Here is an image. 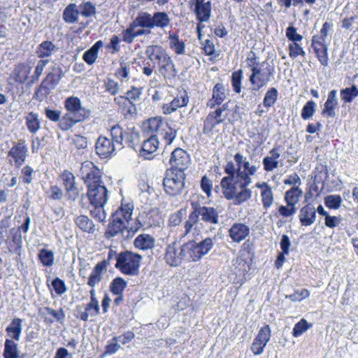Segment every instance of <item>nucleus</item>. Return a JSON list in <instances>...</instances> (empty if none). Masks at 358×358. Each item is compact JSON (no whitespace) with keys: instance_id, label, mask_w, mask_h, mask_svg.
Wrapping results in <instances>:
<instances>
[{"instance_id":"nucleus-1","label":"nucleus","mask_w":358,"mask_h":358,"mask_svg":"<svg viewBox=\"0 0 358 358\" xmlns=\"http://www.w3.org/2000/svg\"><path fill=\"white\" fill-rule=\"evenodd\" d=\"M133 210L134 206L131 203H122L113 213L108 224L105 232L106 238L116 237L118 240H126L134 236L142 224L137 220H131Z\"/></svg>"},{"instance_id":"nucleus-2","label":"nucleus","mask_w":358,"mask_h":358,"mask_svg":"<svg viewBox=\"0 0 358 358\" xmlns=\"http://www.w3.org/2000/svg\"><path fill=\"white\" fill-rule=\"evenodd\" d=\"M64 107L66 113L58 123L59 128L64 131L70 130L90 115V111L82 106L80 99L76 96L66 98L64 101Z\"/></svg>"},{"instance_id":"nucleus-3","label":"nucleus","mask_w":358,"mask_h":358,"mask_svg":"<svg viewBox=\"0 0 358 358\" xmlns=\"http://www.w3.org/2000/svg\"><path fill=\"white\" fill-rule=\"evenodd\" d=\"M123 129L116 124L110 129L108 136H101L96 143V152L101 158H107L123 148Z\"/></svg>"},{"instance_id":"nucleus-4","label":"nucleus","mask_w":358,"mask_h":358,"mask_svg":"<svg viewBox=\"0 0 358 358\" xmlns=\"http://www.w3.org/2000/svg\"><path fill=\"white\" fill-rule=\"evenodd\" d=\"M224 172L228 175L222 178L220 185L222 194L227 200H233L234 204L240 206L239 202V184H238V169L235 167L233 162H227L224 166Z\"/></svg>"},{"instance_id":"nucleus-5","label":"nucleus","mask_w":358,"mask_h":358,"mask_svg":"<svg viewBox=\"0 0 358 358\" xmlns=\"http://www.w3.org/2000/svg\"><path fill=\"white\" fill-rule=\"evenodd\" d=\"M260 167L259 162L257 164H250L248 160L244 164L242 169H238V184H239V202L242 204L252 198V192L248 187L252 182L251 176H254Z\"/></svg>"},{"instance_id":"nucleus-6","label":"nucleus","mask_w":358,"mask_h":358,"mask_svg":"<svg viewBox=\"0 0 358 358\" xmlns=\"http://www.w3.org/2000/svg\"><path fill=\"white\" fill-rule=\"evenodd\" d=\"M215 239L210 237L201 241H189L182 245L184 259L187 262H197L207 255L213 248Z\"/></svg>"},{"instance_id":"nucleus-7","label":"nucleus","mask_w":358,"mask_h":358,"mask_svg":"<svg viewBox=\"0 0 358 358\" xmlns=\"http://www.w3.org/2000/svg\"><path fill=\"white\" fill-rule=\"evenodd\" d=\"M143 127L148 131L156 133L157 137H160L167 145L171 144L177 136V130L159 117L148 120Z\"/></svg>"},{"instance_id":"nucleus-8","label":"nucleus","mask_w":358,"mask_h":358,"mask_svg":"<svg viewBox=\"0 0 358 358\" xmlns=\"http://www.w3.org/2000/svg\"><path fill=\"white\" fill-rule=\"evenodd\" d=\"M141 256L132 252L126 251L115 257V267L122 273L135 275L138 273Z\"/></svg>"},{"instance_id":"nucleus-9","label":"nucleus","mask_w":358,"mask_h":358,"mask_svg":"<svg viewBox=\"0 0 358 358\" xmlns=\"http://www.w3.org/2000/svg\"><path fill=\"white\" fill-rule=\"evenodd\" d=\"M185 173L167 170L163 180L166 192L171 196L180 194L185 187Z\"/></svg>"},{"instance_id":"nucleus-10","label":"nucleus","mask_w":358,"mask_h":358,"mask_svg":"<svg viewBox=\"0 0 358 358\" xmlns=\"http://www.w3.org/2000/svg\"><path fill=\"white\" fill-rule=\"evenodd\" d=\"M138 17L142 24V27L153 29L155 27L164 29L169 26L171 19L165 12H155L153 15L141 11Z\"/></svg>"},{"instance_id":"nucleus-11","label":"nucleus","mask_w":358,"mask_h":358,"mask_svg":"<svg viewBox=\"0 0 358 358\" xmlns=\"http://www.w3.org/2000/svg\"><path fill=\"white\" fill-rule=\"evenodd\" d=\"M194 210L189 214V222L198 223L199 217L204 222L217 224L219 215L217 210L213 207L201 206L199 203H192Z\"/></svg>"},{"instance_id":"nucleus-12","label":"nucleus","mask_w":358,"mask_h":358,"mask_svg":"<svg viewBox=\"0 0 358 358\" xmlns=\"http://www.w3.org/2000/svg\"><path fill=\"white\" fill-rule=\"evenodd\" d=\"M264 63L260 66L253 68L249 80L253 85L252 90L258 91L261 87L265 86L273 75L274 69L271 67L263 69Z\"/></svg>"},{"instance_id":"nucleus-13","label":"nucleus","mask_w":358,"mask_h":358,"mask_svg":"<svg viewBox=\"0 0 358 358\" xmlns=\"http://www.w3.org/2000/svg\"><path fill=\"white\" fill-rule=\"evenodd\" d=\"M191 159L189 154L183 149L178 148H176L172 152L169 160L171 166V169L169 171H184L189 167Z\"/></svg>"},{"instance_id":"nucleus-14","label":"nucleus","mask_w":358,"mask_h":358,"mask_svg":"<svg viewBox=\"0 0 358 358\" xmlns=\"http://www.w3.org/2000/svg\"><path fill=\"white\" fill-rule=\"evenodd\" d=\"M80 178L88 186L101 181V172L93 162L86 161L81 164L80 170Z\"/></svg>"},{"instance_id":"nucleus-15","label":"nucleus","mask_w":358,"mask_h":358,"mask_svg":"<svg viewBox=\"0 0 358 358\" xmlns=\"http://www.w3.org/2000/svg\"><path fill=\"white\" fill-rule=\"evenodd\" d=\"M87 196L90 205L106 204L108 200V190L102 182L89 185Z\"/></svg>"},{"instance_id":"nucleus-16","label":"nucleus","mask_w":358,"mask_h":358,"mask_svg":"<svg viewBox=\"0 0 358 358\" xmlns=\"http://www.w3.org/2000/svg\"><path fill=\"white\" fill-rule=\"evenodd\" d=\"M27 152L28 148L24 142L15 143L8 154L9 163L20 168L25 162Z\"/></svg>"},{"instance_id":"nucleus-17","label":"nucleus","mask_w":358,"mask_h":358,"mask_svg":"<svg viewBox=\"0 0 358 358\" xmlns=\"http://www.w3.org/2000/svg\"><path fill=\"white\" fill-rule=\"evenodd\" d=\"M190 7L199 22H206L209 20L212 11L210 1L190 0Z\"/></svg>"},{"instance_id":"nucleus-18","label":"nucleus","mask_w":358,"mask_h":358,"mask_svg":"<svg viewBox=\"0 0 358 358\" xmlns=\"http://www.w3.org/2000/svg\"><path fill=\"white\" fill-rule=\"evenodd\" d=\"M166 262L171 266H178L185 261L182 245L172 243L167 245L164 255Z\"/></svg>"},{"instance_id":"nucleus-19","label":"nucleus","mask_w":358,"mask_h":358,"mask_svg":"<svg viewBox=\"0 0 358 358\" xmlns=\"http://www.w3.org/2000/svg\"><path fill=\"white\" fill-rule=\"evenodd\" d=\"M227 103L224 104L222 107L217 108L215 110L210 113L204 120L203 132L210 133L215 127L216 125L223 122L227 115L223 114L227 108Z\"/></svg>"},{"instance_id":"nucleus-20","label":"nucleus","mask_w":358,"mask_h":358,"mask_svg":"<svg viewBox=\"0 0 358 358\" xmlns=\"http://www.w3.org/2000/svg\"><path fill=\"white\" fill-rule=\"evenodd\" d=\"M60 178L63 181L68 199L76 200L80 191L76 186L74 175L69 171H64L60 175Z\"/></svg>"},{"instance_id":"nucleus-21","label":"nucleus","mask_w":358,"mask_h":358,"mask_svg":"<svg viewBox=\"0 0 358 358\" xmlns=\"http://www.w3.org/2000/svg\"><path fill=\"white\" fill-rule=\"evenodd\" d=\"M255 187L261 190L260 197L264 209L268 210L274 203V194L273 189L266 182H257Z\"/></svg>"},{"instance_id":"nucleus-22","label":"nucleus","mask_w":358,"mask_h":358,"mask_svg":"<svg viewBox=\"0 0 358 358\" xmlns=\"http://www.w3.org/2000/svg\"><path fill=\"white\" fill-rule=\"evenodd\" d=\"M250 227L241 222H236L229 229V237L233 242L240 243L250 234Z\"/></svg>"},{"instance_id":"nucleus-23","label":"nucleus","mask_w":358,"mask_h":358,"mask_svg":"<svg viewBox=\"0 0 358 358\" xmlns=\"http://www.w3.org/2000/svg\"><path fill=\"white\" fill-rule=\"evenodd\" d=\"M189 102V97L186 92H183L180 96L175 97L171 102L163 103L162 110L164 114L171 115L178 108L186 106Z\"/></svg>"},{"instance_id":"nucleus-24","label":"nucleus","mask_w":358,"mask_h":358,"mask_svg":"<svg viewBox=\"0 0 358 358\" xmlns=\"http://www.w3.org/2000/svg\"><path fill=\"white\" fill-rule=\"evenodd\" d=\"M159 148V140L156 135L151 136L145 140L140 150V155L145 159H151V155L155 152Z\"/></svg>"},{"instance_id":"nucleus-25","label":"nucleus","mask_w":358,"mask_h":358,"mask_svg":"<svg viewBox=\"0 0 358 358\" xmlns=\"http://www.w3.org/2000/svg\"><path fill=\"white\" fill-rule=\"evenodd\" d=\"M280 157V152L279 148H273L271 149L268 155L266 156L262 161L264 169L267 172L273 171L278 167V159Z\"/></svg>"},{"instance_id":"nucleus-26","label":"nucleus","mask_w":358,"mask_h":358,"mask_svg":"<svg viewBox=\"0 0 358 358\" xmlns=\"http://www.w3.org/2000/svg\"><path fill=\"white\" fill-rule=\"evenodd\" d=\"M58 50L59 48L52 41H45L37 46L36 54L41 59H46L52 57Z\"/></svg>"},{"instance_id":"nucleus-27","label":"nucleus","mask_w":358,"mask_h":358,"mask_svg":"<svg viewBox=\"0 0 358 358\" xmlns=\"http://www.w3.org/2000/svg\"><path fill=\"white\" fill-rule=\"evenodd\" d=\"M227 89L222 83H217L213 90V96L207 102V106L213 108L216 105H220L227 95Z\"/></svg>"},{"instance_id":"nucleus-28","label":"nucleus","mask_w":358,"mask_h":358,"mask_svg":"<svg viewBox=\"0 0 358 358\" xmlns=\"http://www.w3.org/2000/svg\"><path fill=\"white\" fill-rule=\"evenodd\" d=\"M159 71L165 78H175L177 71L171 57L168 55L159 64Z\"/></svg>"},{"instance_id":"nucleus-29","label":"nucleus","mask_w":358,"mask_h":358,"mask_svg":"<svg viewBox=\"0 0 358 358\" xmlns=\"http://www.w3.org/2000/svg\"><path fill=\"white\" fill-rule=\"evenodd\" d=\"M299 220L303 226H310L313 224L316 218V210L311 204L303 206L299 212Z\"/></svg>"},{"instance_id":"nucleus-30","label":"nucleus","mask_w":358,"mask_h":358,"mask_svg":"<svg viewBox=\"0 0 358 358\" xmlns=\"http://www.w3.org/2000/svg\"><path fill=\"white\" fill-rule=\"evenodd\" d=\"M337 92L336 90L330 91L328 94L327 100L324 103L322 114L328 117H335V108L338 106V99L336 96Z\"/></svg>"},{"instance_id":"nucleus-31","label":"nucleus","mask_w":358,"mask_h":358,"mask_svg":"<svg viewBox=\"0 0 358 358\" xmlns=\"http://www.w3.org/2000/svg\"><path fill=\"white\" fill-rule=\"evenodd\" d=\"M107 264L106 261H101L94 266L89 277V286L94 287L101 282L103 271L106 269Z\"/></svg>"},{"instance_id":"nucleus-32","label":"nucleus","mask_w":358,"mask_h":358,"mask_svg":"<svg viewBox=\"0 0 358 358\" xmlns=\"http://www.w3.org/2000/svg\"><path fill=\"white\" fill-rule=\"evenodd\" d=\"M145 54L150 61H157L158 64L169 55L162 47L154 45L146 48Z\"/></svg>"},{"instance_id":"nucleus-33","label":"nucleus","mask_w":358,"mask_h":358,"mask_svg":"<svg viewBox=\"0 0 358 358\" xmlns=\"http://www.w3.org/2000/svg\"><path fill=\"white\" fill-rule=\"evenodd\" d=\"M303 194V192L299 187H292L285 192L284 199L289 206H296L302 198Z\"/></svg>"},{"instance_id":"nucleus-34","label":"nucleus","mask_w":358,"mask_h":358,"mask_svg":"<svg viewBox=\"0 0 358 358\" xmlns=\"http://www.w3.org/2000/svg\"><path fill=\"white\" fill-rule=\"evenodd\" d=\"M155 241L149 234H143L138 235L134 240V246L142 250H150L155 246Z\"/></svg>"},{"instance_id":"nucleus-35","label":"nucleus","mask_w":358,"mask_h":358,"mask_svg":"<svg viewBox=\"0 0 358 358\" xmlns=\"http://www.w3.org/2000/svg\"><path fill=\"white\" fill-rule=\"evenodd\" d=\"M31 66L23 63L16 65L13 71L15 80L20 83H25L31 73Z\"/></svg>"},{"instance_id":"nucleus-36","label":"nucleus","mask_w":358,"mask_h":358,"mask_svg":"<svg viewBox=\"0 0 358 358\" xmlns=\"http://www.w3.org/2000/svg\"><path fill=\"white\" fill-rule=\"evenodd\" d=\"M22 320L20 318H14L6 327L8 336L17 341H20L22 332Z\"/></svg>"},{"instance_id":"nucleus-37","label":"nucleus","mask_w":358,"mask_h":358,"mask_svg":"<svg viewBox=\"0 0 358 358\" xmlns=\"http://www.w3.org/2000/svg\"><path fill=\"white\" fill-rule=\"evenodd\" d=\"M169 47L178 55L185 54V43L179 38V36L174 34L170 33L169 36Z\"/></svg>"},{"instance_id":"nucleus-38","label":"nucleus","mask_w":358,"mask_h":358,"mask_svg":"<svg viewBox=\"0 0 358 358\" xmlns=\"http://www.w3.org/2000/svg\"><path fill=\"white\" fill-rule=\"evenodd\" d=\"M25 120L26 126L30 133L36 134L40 130L41 124L38 114L30 112L25 117Z\"/></svg>"},{"instance_id":"nucleus-39","label":"nucleus","mask_w":358,"mask_h":358,"mask_svg":"<svg viewBox=\"0 0 358 358\" xmlns=\"http://www.w3.org/2000/svg\"><path fill=\"white\" fill-rule=\"evenodd\" d=\"M317 59L322 66H327L329 64L328 46L327 43H316L311 45Z\"/></svg>"},{"instance_id":"nucleus-40","label":"nucleus","mask_w":358,"mask_h":358,"mask_svg":"<svg viewBox=\"0 0 358 358\" xmlns=\"http://www.w3.org/2000/svg\"><path fill=\"white\" fill-rule=\"evenodd\" d=\"M138 27H142V24L137 15L127 29L122 32V40L127 43H133L136 38L134 36V29Z\"/></svg>"},{"instance_id":"nucleus-41","label":"nucleus","mask_w":358,"mask_h":358,"mask_svg":"<svg viewBox=\"0 0 358 358\" xmlns=\"http://www.w3.org/2000/svg\"><path fill=\"white\" fill-rule=\"evenodd\" d=\"M79 14L80 11L77 8L76 4L70 3L63 12V19L66 22L73 24L78 22Z\"/></svg>"},{"instance_id":"nucleus-42","label":"nucleus","mask_w":358,"mask_h":358,"mask_svg":"<svg viewBox=\"0 0 358 358\" xmlns=\"http://www.w3.org/2000/svg\"><path fill=\"white\" fill-rule=\"evenodd\" d=\"M76 225L83 231L89 234H93L95 231V225L92 220L87 216L79 215L75 220Z\"/></svg>"},{"instance_id":"nucleus-43","label":"nucleus","mask_w":358,"mask_h":358,"mask_svg":"<svg viewBox=\"0 0 358 358\" xmlns=\"http://www.w3.org/2000/svg\"><path fill=\"white\" fill-rule=\"evenodd\" d=\"M196 224L189 222V217L185 223V231L182 236H187L189 239H191L189 241L196 242L200 238V232L197 227L194 226Z\"/></svg>"},{"instance_id":"nucleus-44","label":"nucleus","mask_w":358,"mask_h":358,"mask_svg":"<svg viewBox=\"0 0 358 358\" xmlns=\"http://www.w3.org/2000/svg\"><path fill=\"white\" fill-rule=\"evenodd\" d=\"M105 204L90 205V211L92 217L99 222H106L107 214L104 210Z\"/></svg>"},{"instance_id":"nucleus-45","label":"nucleus","mask_w":358,"mask_h":358,"mask_svg":"<svg viewBox=\"0 0 358 358\" xmlns=\"http://www.w3.org/2000/svg\"><path fill=\"white\" fill-rule=\"evenodd\" d=\"M4 358H19L17 344L13 340L6 339L4 343Z\"/></svg>"},{"instance_id":"nucleus-46","label":"nucleus","mask_w":358,"mask_h":358,"mask_svg":"<svg viewBox=\"0 0 358 358\" xmlns=\"http://www.w3.org/2000/svg\"><path fill=\"white\" fill-rule=\"evenodd\" d=\"M341 99L345 103H351L358 96V88L355 85L346 87L340 91Z\"/></svg>"},{"instance_id":"nucleus-47","label":"nucleus","mask_w":358,"mask_h":358,"mask_svg":"<svg viewBox=\"0 0 358 358\" xmlns=\"http://www.w3.org/2000/svg\"><path fill=\"white\" fill-rule=\"evenodd\" d=\"M38 258L43 266L50 267L54 264L55 255L52 250L43 248L40 250Z\"/></svg>"},{"instance_id":"nucleus-48","label":"nucleus","mask_w":358,"mask_h":358,"mask_svg":"<svg viewBox=\"0 0 358 358\" xmlns=\"http://www.w3.org/2000/svg\"><path fill=\"white\" fill-rule=\"evenodd\" d=\"M127 282L121 277L114 278L110 284V291L113 294H122L127 287Z\"/></svg>"},{"instance_id":"nucleus-49","label":"nucleus","mask_w":358,"mask_h":358,"mask_svg":"<svg viewBox=\"0 0 358 358\" xmlns=\"http://www.w3.org/2000/svg\"><path fill=\"white\" fill-rule=\"evenodd\" d=\"M61 76L53 73H49L41 83V86L44 88L52 90L54 89L59 83Z\"/></svg>"},{"instance_id":"nucleus-50","label":"nucleus","mask_w":358,"mask_h":358,"mask_svg":"<svg viewBox=\"0 0 358 358\" xmlns=\"http://www.w3.org/2000/svg\"><path fill=\"white\" fill-rule=\"evenodd\" d=\"M278 92L275 87H271L267 90L264 98L263 104L266 108L273 106L277 101Z\"/></svg>"},{"instance_id":"nucleus-51","label":"nucleus","mask_w":358,"mask_h":358,"mask_svg":"<svg viewBox=\"0 0 358 358\" xmlns=\"http://www.w3.org/2000/svg\"><path fill=\"white\" fill-rule=\"evenodd\" d=\"M243 78V73L241 69L232 73L231 83L235 92L240 93L242 87V80Z\"/></svg>"},{"instance_id":"nucleus-52","label":"nucleus","mask_w":358,"mask_h":358,"mask_svg":"<svg viewBox=\"0 0 358 358\" xmlns=\"http://www.w3.org/2000/svg\"><path fill=\"white\" fill-rule=\"evenodd\" d=\"M311 327L312 324H309L306 320L303 318L294 325L292 335L295 338L299 337Z\"/></svg>"},{"instance_id":"nucleus-53","label":"nucleus","mask_w":358,"mask_h":358,"mask_svg":"<svg viewBox=\"0 0 358 358\" xmlns=\"http://www.w3.org/2000/svg\"><path fill=\"white\" fill-rule=\"evenodd\" d=\"M316 103L313 101H308L301 110V118L304 120L310 119L315 112Z\"/></svg>"},{"instance_id":"nucleus-54","label":"nucleus","mask_w":358,"mask_h":358,"mask_svg":"<svg viewBox=\"0 0 358 358\" xmlns=\"http://www.w3.org/2000/svg\"><path fill=\"white\" fill-rule=\"evenodd\" d=\"M123 143L124 142L128 146L132 147L138 143L140 135L138 132L129 130L125 132L123 131Z\"/></svg>"},{"instance_id":"nucleus-55","label":"nucleus","mask_w":358,"mask_h":358,"mask_svg":"<svg viewBox=\"0 0 358 358\" xmlns=\"http://www.w3.org/2000/svg\"><path fill=\"white\" fill-rule=\"evenodd\" d=\"M325 205L331 209H338L342 203V198L340 195L331 194L325 197Z\"/></svg>"},{"instance_id":"nucleus-56","label":"nucleus","mask_w":358,"mask_h":358,"mask_svg":"<svg viewBox=\"0 0 358 358\" xmlns=\"http://www.w3.org/2000/svg\"><path fill=\"white\" fill-rule=\"evenodd\" d=\"M50 59H40L36 66L34 74L31 76V82L37 81L42 75L46 65L49 63Z\"/></svg>"},{"instance_id":"nucleus-57","label":"nucleus","mask_w":358,"mask_h":358,"mask_svg":"<svg viewBox=\"0 0 358 358\" xmlns=\"http://www.w3.org/2000/svg\"><path fill=\"white\" fill-rule=\"evenodd\" d=\"M79 8L80 9V13L85 17H91L96 13L95 6L90 1L81 3Z\"/></svg>"},{"instance_id":"nucleus-58","label":"nucleus","mask_w":358,"mask_h":358,"mask_svg":"<svg viewBox=\"0 0 358 358\" xmlns=\"http://www.w3.org/2000/svg\"><path fill=\"white\" fill-rule=\"evenodd\" d=\"M289 55L291 58L295 59L298 56H306V52L298 43H291L289 45Z\"/></svg>"},{"instance_id":"nucleus-59","label":"nucleus","mask_w":358,"mask_h":358,"mask_svg":"<svg viewBox=\"0 0 358 358\" xmlns=\"http://www.w3.org/2000/svg\"><path fill=\"white\" fill-rule=\"evenodd\" d=\"M186 209L181 208L172 214L169 220V225L172 227L178 226L182 221L183 216L186 215Z\"/></svg>"},{"instance_id":"nucleus-60","label":"nucleus","mask_w":358,"mask_h":358,"mask_svg":"<svg viewBox=\"0 0 358 358\" xmlns=\"http://www.w3.org/2000/svg\"><path fill=\"white\" fill-rule=\"evenodd\" d=\"M271 329L268 325H265L260 329L257 336L255 338L266 345L271 338Z\"/></svg>"},{"instance_id":"nucleus-61","label":"nucleus","mask_w":358,"mask_h":358,"mask_svg":"<svg viewBox=\"0 0 358 358\" xmlns=\"http://www.w3.org/2000/svg\"><path fill=\"white\" fill-rule=\"evenodd\" d=\"M120 348L121 346L118 341L115 339V337H113L110 340L108 341L107 345L105 347L104 355H113L116 353Z\"/></svg>"},{"instance_id":"nucleus-62","label":"nucleus","mask_w":358,"mask_h":358,"mask_svg":"<svg viewBox=\"0 0 358 358\" xmlns=\"http://www.w3.org/2000/svg\"><path fill=\"white\" fill-rule=\"evenodd\" d=\"M285 35L292 43H298L303 39V36L297 33L296 29L294 26H289L286 29Z\"/></svg>"},{"instance_id":"nucleus-63","label":"nucleus","mask_w":358,"mask_h":358,"mask_svg":"<svg viewBox=\"0 0 358 358\" xmlns=\"http://www.w3.org/2000/svg\"><path fill=\"white\" fill-rule=\"evenodd\" d=\"M104 87L105 90L113 96L116 95L120 90L118 83L110 78H108L105 81Z\"/></svg>"},{"instance_id":"nucleus-64","label":"nucleus","mask_w":358,"mask_h":358,"mask_svg":"<svg viewBox=\"0 0 358 358\" xmlns=\"http://www.w3.org/2000/svg\"><path fill=\"white\" fill-rule=\"evenodd\" d=\"M43 310L45 313L52 315L55 321L60 323H62L65 318V313L62 308H60L59 311H56L50 307H45Z\"/></svg>"}]
</instances>
